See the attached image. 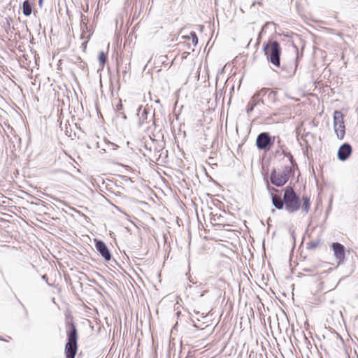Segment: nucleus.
Instances as JSON below:
<instances>
[{"label":"nucleus","instance_id":"22","mask_svg":"<svg viewBox=\"0 0 358 358\" xmlns=\"http://www.w3.org/2000/svg\"><path fill=\"white\" fill-rule=\"evenodd\" d=\"M219 99H221V104L222 108L224 106V96H222V94H220Z\"/></svg>","mask_w":358,"mask_h":358},{"label":"nucleus","instance_id":"4","mask_svg":"<svg viewBox=\"0 0 358 358\" xmlns=\"http://www.w3.org/2000/svg\"><path fill=\"white\" fill-rule=\"evenodd\" d=\"M292 172L291 167L285 166L281 173L273 171L271 174V183L277 187L283 186L289 180Z\"/></svg>","mask_w":358,"mask_h":358},{"label":"nucleus","instance_id":"32","mask_svg":"<svg viewBox=\"0 0 358 358\" xmlns=\"http://www.w3.org/2000/svg\"><path fill=\"white\" fill-rule=\"evenodd\" d=\"M221 266H222V265L220 264L218 265V267H219V268H220Z\"/></svg>","mask_w":358,"mask_h":358},{"label":"nucleus","instance_id":"10","mask_svg":"<svg viewBox=\"0 0 358 358\" xmlns=\"http://www.w3.org/2000/svg\"><path fill=\"white\" fill-rule=\"evenodd\" d=\"M262 91L257 92L251 98L250 102L248 103V105L247 106V113L249 114L251 113L255 106H256L257 104H259L262 101L260 99V94Z\"/></svg>","mask_w":358,"mask_h":358},{"label":"nucleus","instance_id":"2","mask_svg":"<svg viewBox=\"0 0 358 358\" xmlns=\"http://www.w3.org/2000/svg\"><path fill=\"white\" fill-rule=\"evenodd\" d=\"M263 50L267 59L275 66H279L280 63L281 48L278 41H270L264 44Z\"/></svg>","mask_w":358,"mask_h":358},{"label":"nucleus","instance_id":"14","mask_svg":"<svg viewBox=\"0 0 358 358\" xmlns=\"http://www.w3.org/2000/svg\"><path fill=\"white\" fill-rule=\"evenodd\" d=\"M227 244L225 243L224 248L225 249H228L229 251L228 254H235V252L237 249L236 245L234 244L232 242L226 241Z\"/></svg>","mask_w":358,"mask_h":358},{"label":"nucleus","instance_id":"19","mask_svg":"<svg viewBox=\"0 0 358 358\" xmlns=\"http://www.w3.org/2000/svg\"><path fill=\"white\" fill-rule=\"evenodd\" d=\"M99 60L101 66H103L104 64L106 63V62L107 60V56H106V55L105 54L104 52L101 51L99 53Z\"/></svg>","mask_w":358,"mask_h":358},{"label":"nucleus","instance_id":"33","mask_svg":"<svg viewBox=\"0 0 358 358\" xmlns=\"http://www.w3.org/2000/svg\"><path fill=\"white\" fill-rule=\"evenodd\" d=\"M230 101H231V98L229 99L228 103H230Z\"/></svg>","mask_w":358,"mask_h":358},{"label":"nucleus","instance_id":"31","mask_svg":"<svg viewBox=\"0 0 358 358\" xmlns=\"http://www.w3.org/2000/svg\"><path fill=\"white\" fill-rule=\"evenodd\" d=\"M109 145H111V146H115V145H113V143H110Z\"/></svg>","mask_w":358,"mask_h":358},{"label":"nucleus","instance_id":"8","mask_svg":"<svg viewBox=\"0 0 358 358\" xmlns=\"http://www.w3.org/2000/svg\"><path fill=\"white\" fill-rule=\"evenodd\" d=\"M95 248L101 257L107 262L111 259V254L106 244L101 240H95Z\"/></svg>","mask_w":358,"mask_h":358},{"label":"nucleus","instance_id":"15","mask_svg":"<svg viewBox=\"0 0 358 358\" xmlns=\"http://www.w3.org/2000/svg\"><path fill=\"white\" fill-rule=\"evenodd\" d=\"M148 113V112L147 111L146 108H144L143 112L141 114H138L140 124H142L147 122Z\"/></svg>","mask_w":358,"mask_h":358},{"label":"nucleus","instance_id":"13","mask_svg":"<svg viewBox=\"0 0 358 358\" xmlns=\"http://www.w3.org/2000/svg\"><path fill=\"white\" fill-rule=\"evenodd\" d=\"M310 208V198L308 196L303 197V204H302V210L306 213L309 211Z\"/></svg>","mask_w":358,"mask_h":358},{"label":"nucleus","instance_id":"1","mask_svg":"<svg viewBox=\"0 0 358 358\" xmlns=\"http://www.w3.org/2000/svg\"><path fill=\"white\" fill-rule=\"evenodd\" d=\"M67 343L65 345L66 358H75L78 350V332L73 323H68L66 326Z\"/></svg>","mask_w":358,"mask_h":358},{"label":"nucleus","instance_id":"16","mask_svg":"<svg viewBox=\"0 0 358 358\" xmlns=\"http://www.w3.org/2000/svg\"><path fill=\"white\" fill-rule=\"evenodd\" d=\"M183 38L191 39L192 40V43L194 46H196L197 45V43H198V38H197V36H196V33L194 31H192L190 33V36H183Z\"/></svg>","mask_w":358,"mask_h":358},{"label":"nucleus","instance_id":"23","mask_svg":"<svg viewBox=\"0 0 358 358\" xmlns=\"http://www.w3.org/2000/svg\"><path fill=\"white\" fill-rule=\"evenodd\" d=\"M289 160H290L291 163L293 164V157H292V155H291L290 153H289Z\"/></svg>","mask_w":358,"mask_h":358},{"label":"nucleus","instance_id":"25","mask_svg":"<svg viewBox=\"0 0 358 358\" xmlns=\"http://www.w3.org/2000/svg\"><path fill=\"white\" fill-rule=\"evenodd\" d=\"M43 3V0H38V4L41 7Z\"/></svg>","mask_w":358,"mask_h":358},{"label":"nucleus","instance_id":"27","mask_svg":"<svg viewBox=\"0 0 358 358\" xmlns=\"http://www.w3.org/2000/svg\"><path fill=\"white\" fill-rule=\"evenodd\" d=\"M223 73H224V67L220 71V74H222Z\"/></svg>","mask_w":358,"mask_h":358},{"label":"nucleus","instance_id":"18","mask_svg":"<svg viewBox=\"0 0 358 358\" xmlns=\"http://www.w3.org/2000/svg\"><path fill=\"white\" fill-rule=\"evenodd\" d=\"M320 243V240L312 241L310 243H307V249L313 250L315 249Z\"/></svg>","mask_w":358,"mask_h":358},{"label":"nucleus","instance_id":"28","mask_svg":"<svg viewBox=\"0 0 358 358\" xmlns=\"http://www.w3.org/2000/svg\"><path fill=\"white\" fill-rule=\"evenodd\" d=\"M334 288H336V286H334V287H331L329 290L334 289Z\"/></svg>","mask_w":358,"mask_h":358},{"label":"nucleus","instance_id":"24","mask_svg":"<svg viewBox=\"0 0 358 358\" xmlns=\"http://www.w3.org/2000/svg\"><path fill=\"white\" fill-rule=\"evenodd\" d=\"M42 279H43V280H48V277H47V275H43L42 276Z\"/></svg>","mask_w":358,"mask_h":358},{"label":"nucleus","instance_id":"3","mask_svg":"<svg viewBox=\"0 0 358 358\" xmlns=\"http://www.w3.org/2000/svg\"><path fill=\"white\" fill-rule=\"evenodd\" d=\"M284 201L285 210L290 213H294L300 208V201L292 188H286L284 193Z\"/></svg>","mask_w":358,"mask_h":358},{"label":"nucleus","instance_id":"29","mask_svg":"<svg viewBox=\"0 0 358 358\" xmlns=\"http://www.w3.org/2000/svg\"><path fill=\"white\" fill-rule=\"evenodd\" d=\"M334 288H336V286H334V287H331L329 290L334 289Z\"/></svg>","mask_w":358,"mask_h":358},{"label":"nucleus","instance_id":"7","mask_svg":"<svg viewBox=\"0 0 358 358\" xmlns=\"http://www.w3.org/2000/svg\"><path fill=\"white\" fill-rule=\"evenodd\" d=\"M331 248L334 251V256L337 264L339 265L345 259V248L339 243H333Z\"/></svg>","mask_w":358,"mask_h":358},{"label":"nucleus","instance_id":"30","mask_svg":"<svg viewBox=\"0 0 358 358\" xmlns=\"http://www.w3.org/2000/svg\"><path fill=\"white\" fill-rule=\"evenodd\" d=\"M83 68H84V66H85V64L83 63V64L80 65Z\"/></svg>","mask_w":358,"mask_h":358},{"label":"nucleus","instance_id":"6","mask_svg":"<svg viewBox=\"0 0 358 358\" xmlns=\"http://www.w3.org/2000/svg\"><path fill=\"white\" fill-rule=\"evenodd\" d=\"M274 140L275 138H271L268 133L262 132L257 136L256 145L259 150L269 149Z\"/></svg>","mask_w":358,"mask_h":358},{"label":"nucleus","instance_id":"21","mask_svg":"<svg viewBox=\"0 0 358 358\" xmlns=\"http://www.w3.org/2000/svg\"><path fill=\"white\" fill-rule=\"evenodd\" d=\"M222 236H219V237H216V236H214L213 238L215 240V241L217 242H220V241H222Z\"/></svg>","mask_w":358,"mask_h":358},{"label":"nucleus","instance_id":"17","mask_svg":"<svg viewBox=\"0 0 358 358\" xmlns=\"http://www.w3.org/2000/svg\"><path fill=\"white\" fill-rule=\"evenodd\" d=\"M225 238H228L232 239V240L234 239L236 241L238 237L237 236L236 233H234L233 231L225 229Z\"/></svg>","mask_w":358,"mask_h":358},{"label":"nucleus","instance_id":"20","mask_svg":"<svg viewBox=\"0 0 358 358\" xmlns=\"http://www.w3.org/2000/svg\"><path fill=\"white\" fill-rule=\"evenodd\" d=\"M122 109V104L121 103V101H120V103L118 104H117V106H116V110L120 111Z\"/></svg>","mask_w":358,"mask_h":358},{"label":"nucleus","instance_id":"26","mask_svg":"<svg viewBox=\"0 0 358 358\" xmlns=\"http://www.w3.org/2000/svg\"><path fill=\"white\" fill-rule=\"evenodd\" d=\"M221 245H222V244H221V243H218L217 244V246H216L215 248H217V249L218 250V249H219L218 248H219V247H220Z\"/></svg>","mask_w":358,"mask_h":358},{"label":"nucleus","instance_id":"5","mask_svg":"<svg viewBox=\"0 0 358 358\" xmlns=\"http://www.w3.org/2000/svg\"><path fill=\"white\" fill-rule=\"evenodd\" d=\"M334 127L339 139H343L345 134L343 115L341 111L336 110L334 113Z\"/></svg>","mask_w":358,"mask_h":358},{"label":"nucleus","instance_id":"12","mask_svg":"<svg viewBox=\"0 0 358 358\" xmlns=\"http://www.w3.org/2000/svg\"><path fill=\"white\" fill-rule=\"evenodd\" d=\"M272 202L273 206L277 209H282L283 206H285L284 199H282L280 196L277 195H272Z\"/></svg>","mask_w":358,"mask_h":358},{"label":"nucleus","instance_id":"9","mask_svg":"<svg viewBox=\"0 0 358 358\" xmlns=\"http://www.w3.org/2000/svg\"><path fill=\"white\" fill-rule=\"evenodd\" d=\"M352 153V147L348 143L343 144L338 149V158L341 161H345Z\"/></svg>","mask_w":358,"mask_h":358},{"label":"nucleus","instance_id":"11","mask_svg":"<svg viewBox=\"0 0 358 358\" xmlns=\"http://www.w3.org/2000/svg\"><path fill=\"white\" fill-rule=\"evenodd\" d=\"M32 4L29 0H25L22 4V13L25 16H29L32 13Z\"/></svg>","mask_w":358,"mask_h":358}]
</instances>
